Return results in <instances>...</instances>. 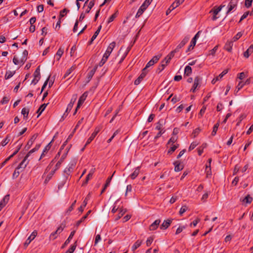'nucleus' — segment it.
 Segmentation results:
<instances>
[{"mask_svg":"<svg viewBox=\"0 0 253 253\" xmlns=\"http://www.w3.org/2000/svg\"><path fill=\"white\" fill-rule=\"evenodd\" d=\"M147 73V72L145 69H143L142 72L140 74V75L138 77V78L135 80L134 81V84L135 85H138L142 80L144 79V78L146 76V74Z\"/></svg>","mask_w":253,"mask_h":253,"instance_id":"423d86ee","label":"nucleus"},{"mask_svg":"<svg viewBox=\"0 0 253 253\" xmlns=\"http://www.w3.org/2000/svg\"><path fill=\"white\" fill-rule=\"evenodd\" d=\"M118 11H117L116 13H115L114 14H112L108 19V23H109L111 22H112L114 19L117 17V12Z\"/></svg>","mask_w":253,"mask_h":253,"instance_id":"13d9d810","label":"nucleus"},{"mask_svg":"<svg viewBox=\"0 0 253 253\" xmlns=\"http://www.w3.org/2000/svg\"><path fill=\"white\" fill-rule=\"evenodd\" d=\"M47 103H44L42 104L40 107L39 108V109L37 110V113L39 114L37 117H39V116L42 113V112L44 110L46 107L47 105Z\"/></svg>","mask_w":253,"mask_h":253,"instance_id":"7c9ffc66","label":"nucleus"},{"mask_svg":"<svg viewBox=\"0 0 253 253\" xmlns=\"http://www.w3.org/2000/svg\"><path fill=\"white\" fill-rule=\"evenodd\" d=\"M198 145V143H197V142H193L189 147V151H190L194 149Z\"/></svg>","mask_w":253,"mask_h":253,"instance_id":"864d4df0","label":"nucleus"},{"mask_svg":"<svg viewBox=\"0 0 253 253\" xmlns=\"http://www.w3.org/2000/svg\"><path fill=\"white\" fill-rule=\"evenodd\" d=\"M115 46H116V42H112L109 44L108 48H107V50L106 51L107 53L110 54L112 53V52L113 49L114 48V47H115Z\"/></svg>","mask_w":253,"mask_h":253,"instance_id":"b1692460","label":"nucleus"},{"mask_svg":"<svg viewBox=\"0 0 253 253\" xmlns=\"http://www.w3.org/2000/svg\"><path fill=\"white\" fill-rule=\"evenodd\" d=\"M238 3L237 0H231L230 2L228 5V9L227 11V14H228L233 9L237 7Z\"/></svg>","mask_w":253,"mask_h":253,"instance_id":"20e7f679","label":"nucleus"},{"mask_svg":"<svg viewBox=\"0 0 253 253\" xmlns=\"http://www.w3.org/2000/svg\"><path fill=\"white\" fill-rule=\"evenodd\" d=\"M19 168H16L15 169L12 175L13 178H16L19 176V174L20 173V171L19 170Z\"/></svg>","mask_w":253,"mask_h":253,"instance_id":"8fccbe9b","label":"nucleus"},{"mask_svg":"<svg viewBox=\"0 0 253 253\" xmlns=\"http://www.w3.org/2000/svg\"><path fill=\"white\" fill-rule=\"evenodd\" d=\"M253 0H245V5L246 7L249 8L251 5Z\"/></svg>","mask_w":253,"mask_h":253,"instance_id":"0e129e2a","label":"nucleus"},{"mask_svg":"<svg viewBox=\"0 0 253 253\" xmlns=\"http://www.w3.org/2000/svg\"><path fill=\"white\" fill-rule=\"evenodd\" d=\"M145 10V9H143V8L140 6L138 10V11L135 15V17L136 18L139 17L142 14V13L144 12Z\"/></svg>","mask_w":253,"mask_h":253,"instance_id":"a18cd8bd","label":"nucleus"},{"mask_svg":"<svg viewBox=\"0 0 253 253\" xmlns=\"http://www.w3.org/2000/svg\"><path fill=\"white\" fill-rule=\"evenodd\" d=\"M161 222L160 219L156 220L153 223H152L149 226V229L151 231L155 230L157 229Z\"/></svg>","mask_w":253,"mask_h":253,"instance_id":"9d476101","label":"nucleus"},{"mask_svg":"<svg viewBox=\"0 0 253 253\" xmlns=\"http://www.w3.org/2000/svg\"><path fill=\"white\" fill-rule=\"evenodd\" d=\"M65 227V225L63 223H62L60 226L57 229L56 231L59 234H60L63 230Z\"/></svg>","mask_w":253,"mask_h":253,"instance_id":"680f3d73","label":"nucleus"},{"mask_svg":"<svg viewBox=\"0 0 253 253\" xmlns=\"http://www.w3.org/2000/svg\"><path fill=\"white\" fill-rule=\"evenodd\" d=\"M63 50L61 48H60L57 53H56V55L58 56V60H59L60 58H61V56L63 55Z\"/></svg>","mask_w":253,"mask_h":253,"instance_id":"6e6d98bb","label":"nucleus"},{"mask_svg":"<svg viewBox=\"0 0 253 253\" xmlns=\"http://www.w3.org/2000/svg\"><path fill=\"white\" fill-rule=\"evenodd\" d=\"M52 140L43 149L42 153L41 156V157L39 160H41L42 157H43L44 156V153H46L50 148L51 147V143L52 142Z\"/></svg>","mask_w":253,"mask_h":253,"instance_id":"c756f323","label":"nucleus"},{"mask_svg":"<svg viewBox=\"0 0 253 253\" xmlns=\"http://www.w3.org/2000/svg\"><path fill=\"white\" fill-rule=\"evenodd\" d=\"M189 37H185L180 42V43L179 44V45L182 47L185 45V44L189 41Z\"/></svg>","mask_w":253,"mask_h":253,"instance_id":"4c0bfd02","label":"nucleus"},{"mask_svg":"<svg viewBox=\"0 0 253 253\" xmlns=\"http://www.w3.org/2000/svg\"><path fill=\"white\" fill-rule=\"evenodd\" d=\"M233 45V42H232V41L227 42L225 43L224 48L226 50L230 52L232 51Z\"/></svg>","mask_w":253,"mask_h":253,"instance_id":"aec40b11","label":"nucleus"},{"mask_svg":"<svg viewBox=\"0 0 253 253\" xmlns=\"http://www.w3.org/2000/svg\"><path fill=\"white\" fill-rule=\"evenodd\" d=\"M66 157V154H63L60 160L57 162L56 163L55 167V169L56 170L60 167L61 164L63 163V162L64 161Z\"/></svg>","mask_w":253,"mask_h":253,"instance_id":"a211bd4d","label":"nucleus"},{"mask_svg":"<svg viewBox=\"0 0 253 253\" xmlns=\"http://www.w3.org/2000/svg\"><path fill=\"white\" fill-rule=\"evenodd\" d=\"M13 73H12L10 71H8L6 72L4 78L6 80H7L11 78L13 76Z\"/></svg>","mask_w":253,"mask_h":253,"instance_id":"09e8293b","label":"nucleus"},{"mask_svg":"<svg viewBox=\"0 0 253 253\" xmlns=\"http://www.w3.org/2000/svg\"><path fill=\"white\" fill-rule=\"evenodd\" d=\"M60 155V152H59L57 155H56V156L55 157L54 159L50 162V163L49 164V165H48V166L46 168V170H47L48 169H50L53 166V163L54 162V160L55 159L58 158L59 156Z\"/></svg>","mask_w":253,"mask_h":253,"instance_id":"49530a36","label":"nucleus"},{"mask_svg":"<svg viewBox=\"0 0 253 253\" xmlns=\"http://www.w3.org/2000/svg\"><path fill=\"white\" fill-rule=\"evenodd\" d=\"M140 172V167H137L132 173L130 175V177L132 179H134L139 174Z\"/></svg>","mask_w":253,"mask_h":253,"instance_id":"5701e85b","label":"nucleus"},{"mask_svg":"<svg viewBox=\"0 0 253 253\" xmlns=\"http://www.w3.org/2000/svg\"><path fill=\"white\" fill-rule=\"evenodd\" d=\"M86 218V216H83L79 220H78L76 222V226H79L81 223L84 221V220Z\"/></svg>","mask_w":253,"mask_h":253,"instance_id":"e2e57ef3","label":"nucleus"},{"mask_svg":"<svg viewBox=\"0 0 253 253\" xmlns=\"http://www.w3.org/2000/svg\"><path fill=\"white\" fill-rule=\"evenodd\" d=\"M59 233L56 230L54 232L52 233L50 235V238H52L53 240L55 239L57 237V234Z\"/></svg>","mask_w":253,"mask_h":253,"instance_id":"338daca9","label":"nucleus"},{"mask_svg":"<svg viewBox=\"0 0 253 253\" xmlns=\"http://www.w3.org/2000/svg\"><path fill=\"white\" fill-rule=\"evenodd\" d=\"M177 137L176 136H172L169 140L167 145H173L176 142Z\"/></svg>","mask_w":253,"mask_h":253,"instance_id":"e433bc0d","label":"nucleus"},{"mask_svg":"<svg viewBox=\"0 0 253 253\" xmlns=\"http://www.w3.org/2000/svg\"><path fill=\"white\" fill-rule=\"evenodd\" d=\"M10 100V97L9 96H4L2 100H1L0 101V103L2 104H6L8 102V101H9Z\"/></svg>","mask_w":253,"mask_h":253,"instance_id":"3c124183","label":"nucleus"},{"mask_svg":"<svg viewBox=\"0 0 253 253\" xmlns=\"http://www.w3.org/2000/svg\"><path fill=\"white\" fill-rule=\"evenodd\" d=\"M188 210V207L186 206H183L179 211V214L181 215Z\"/></svg>","mask_w":253,"mask_h":253,"instance_id":"5fc2aeb1","label":"nucleus"},{"mask_svg":"<svg viewBox=\"0 0 253 253\" xmlns=\"http://www.w3.org/2000/svg\"><path fill=\"white\" fill-rule=\"evenodd\" d=\"M24 62L25 61L23 59H21V60H18L16 56H14L13 59V62L15 65H19L20 63H22V64H23Z\"/></svg>","mask_w":253,"mask_h":253,"instance_id":"ea45409f","label":"nucleus"},{"mask_svg":"<svg viewBox=\"0 0 253 253\" xmlns=\"http://www.w3.org/2000/svg\"><path fill=\"white\" fill-rule=\"evenodd\" d=\"M94 173V170L93 169H91L89 173L87 175L86 178H85V183H87L88 181L92 178V175H93V174Z\"/></svg>","mask_w":253,"mask_h":253,"instance_id":"37998d69","label":"nucleus"},{"mask_svg":"<svg viewBox=\"0 0 253 253\" xmlns=\"http://www.w3.org/2000/svg\"><path fill=\"white\" fill-rule=\"evenodd\" d=\"M74 168L75 165L74 164H72L64 169V172L67 175H69L74 169Z\"/></svg>","mask_w":253,"mask_h":253,"instance_id":"f3484780","label":"nucleus"},{"mask_svg":"<svg viewBox=\"0 0 253 253\" xmlns=\"http://www.w3.org/2000/svg\"><path fill=\"white\" fill-rule=\"evenodd\" d=\"M9 199V195H5L2 201L0 202H2L3 204V207H4L8 202Z\"/></svg>","mask_w":253,"mask_h":253,"instance_id":"c03bdc74","label":"nucleus"},{"mask_svg":"<svg viewBox=\"0 0 253 253\" xmlns=\"http://www.w3.org/2000/svg\"><path fill=\"white\" fill-rule=\"evenodd\" d=\"M252 53H253V44H252L244 53V56L246 58H248Z\"/></svg>","mask_w":253,"mask_h":253,"instance_id":"4be33fe9","label":"nucleus"},{"mask_svg":"<svg viewBox=\"0 0 253 253\" xmlns=\"http://www.w3.org/2000/svg\"><path fill=\"white\" fill-rule=\"evenodd\" d=\"M29 113V109L28 108H23L21 111V114L23 115L24 119H27Z\"/></svg>","mask_w":253,"mask_h":253,"instance_id":"72a5a7b5","label":"nucleus"},{"mask_svg":"<svg viewBox=\"0 0 253 253\" xmlns=\"http://www.w3.org/2000/svg\"><path fill=\"white\" fill-rule=\"evenodd\" d=\"M142 244V241L140 240L136 241L133 245L132 246L131 250L133 252H134L135 250L139 248Z\"/></svg>","mask_w":253,"mask_h":253,"instance_id":"c85d7f7f","label":"nucleus"},{"mask_svg":"<svg viewBox=\"0 0 253 253\" xmlns=\"http://www.w3.org/2000/svg\"><path fill=\"white\" fill-rule=\"evenodd\" d=\"M60 155V152H59L57 155H56V156L55 157L54 159L50 162V163L49 164V165H48V166L46 168V170H47L48 169H50L53 166V163L54 162V160L55 159L58 158L59 156Z\"/></svg>","mask_w":253,"mask_h":253,"instance_id":"de8ad7c7","label":"nucleus"},{"mask_svg":"<svg viewBox=\"0 0 253 253\" xmlns=\"http://www.w3.org/2000/svg\"><path fill=\"white\" fill-rule=\"evenodd\" d=\"M161 57V55H157L154 56L151 60H150L146 64L145 67L144 68L145 70L150 66H153L155 63H157Z\"/></svg>","mask_w":253,"mask_h":253,"instance_id":"f257e3e1","label":"nucleus"},{"mask_svg":"<svg viewBox=\"0 0 253 253\" xmlns=\"http://www.w3.org/2000/svg\"><path fill=\"white\" fill-rule=\"evenodd\" d=\"M243 203L246 204H251L253 201V198L249 195L246 196L242 201Z\"/></svg>","mask_w":253,"mask_h":253,"instance_id":"2f4dec72","label":"nucleus"},{"mask_svg":"<svg viewBox=\"0 0 253 253\" xmlns=\"http://www.w3.org/2000/svg\"><path fill=\"white\" fill-rule=\"evenodd\" d=\"M153 237H149L147 239V241H146V245L147 247H149L151 245V244H152V243L153 242Z\"/></svg>","mask_w":253,"mask_h":253,"instance_id":"69168bd1","label":"nucleus"},{"mask_svg":"<svg viewBox=\"0 0 253 253\" xmlns=\"http://www.w3.org/2000/svg\"><path fill=\"white\" fill-rule=\"evenodd\" d=\"M228 73V70H224L218 76H217L216 78H214L211 81V83L212 84H215V83L218 81L219 79H221L225 75H226Z\"/></svg>","mask_w":253,"mask_h":253,"instance_id":"9b49d317","label":"nucleus"},{"mask_svg":"<svg viewBox=\"0 0 253 253\" xmlns=\"http://www.w3.org/2000/svg\"><path fill=\"white\" fill-rule=\"evenodd\" d=\"M100 128L99 127L95 128L94 132L91 134L90 136L88 138L85 146L89 144L95 137L97 133L99 132Z\"/></svg>","mask_w":253,"mask_h":253,"instance_id":"7ed1b4c3","label":"nucleus"},{"mask_svg":"<svg viewBox=\"0 0 253 253\" xmlns=\"http://www.w3.org/2000/svg\"><path fill=\"white\" fill-rule=\"evenodd\" d=\"M56 171V169H52L48 174L46 176V177L45 178V180H44V183L45 184H47L48 181L51 179V178H52V176L54 175V174L55 173V171Z\"/></svg>","mask_w":253,"mask_h":253,"instance_id":"6ab92c4d","label":"nucleus"},{"mask_svg":"<svg viewBox=\"0 0 253 253\" xmlns=\"http://www.w3.org/2000/svg\"><path fill=\"white\" fill-rule=\"evenodd\" d=\"M38 136L37 134H35L33 135L32 137L30 138V139L27 142V144L26 146V148H27V149H29L31 146L33 145L34 142L35 141V139Z\"/></svg>","mask_w":253,"mask_h":253,"instance_id":"f8f14e48","label":"nucleus"},{"mask_svg":"<svg viewBox=\"0 0 253 253\" xmlns=\"http://www.w3.org/2000/svg\"><path fill=\"white\" fill-rule=\"evenodd\" d=\"M37 234L38 233L36 231H34L32 232V233L28 237L24 243V246L25 247H27L30 244L31 242L35 239V238L37 236Z\"/></svg>","mask_w":253,"mask_h":253,"instance_id":"39448f33","label":"nucleus"},{"mask_svg":"<svg viewBox=\"0 0 253 253\" xmlns=\"http://www.w3.org/2000/svg\"><path fill=\"white\" fill-rule=\"evenodd\" d=\"M90 198V194H88L83 201V204L79 208L78 210L82 212L84 211V208L85 207L87 204V201Z\"/></svg>","mask_w":253,"mask_h":253,"instance_id":"1a4fd4ad","label":"nucleus"},{"mask_svg":"<svg viewBox=\"0 0 253 253\" xmlns=\"http://www.w3.org/2000/svg\"><path fill=\"white\" fill-rule=\"evenodd\" d=\"M87 96V92H84L82 94V95L80 97L78 103L82 105L83 104V103L84 102V100H85Z\"/></svg>","mask_w":253,"mask_h":253,"instance_id":"473e14b6","label":"nucleus"},{"mask_svg":"<svg viewBox=\"0 0 253 253\" xmlns=\"http://www.w3.org/2000/svg\"><path fill=\"white\" fill-rule=\"evenodd\" d=\"M27 159H26V157H25L23 161L20 163L18 166L16 168H19V170L20 171V173L24 170V167H21V166H23L24 163H25Z\"/></svg>","mask_w":253,"mask_h":253,"instance_id":"a19ab883","label":"nucleus"},{"mask_svg":"<svg viewBox=\"0 0 253 253\" xmlns=\"http://www.w3.org/2000/svg\"><path fill=\"white\" fill-rule=\"evenodd\" d=\"M77 245L75 244L71 246V248L65 253H73L76 248Z\"/></svg>","mask_w":253,"mask_h":253,"instance_id":"603ef678","label":"nucleus"},{"mask_svg":"<svg viewBox=\"0 0 253 253\" xmlns=\"http://www.w3.org/2000/svg\"><path fill=\"white\" fill-rule=\"evenodd\" d=\"M76 203V200H75L74 202L72 204L71 206L68 208L67 211V213H70L74 209V207Z\"/></svg>","mask_w":253,"mask_h":253,"instance_id":"052dcab7","label":"nucleus"},{"mask_svg":"<svg viewBox=\"0 0 253 253\" xmlns=\"http://www.w3.org/2000/svg\"><path fill=\"white\" fill-rule=\"evenodd\" d=\"M69 10H67L66 8H64V9H63L62 10H61L60 12V18H62V17H63L65 15V14H66L67 13V12H69Z\"/></svg>","mask_w":253,"mask_h":253,"instance_id":"bf43d9fd","label":"nucleus"},{"mask_svg":"<svg viewBox=\"0 0 253 253\" xmlns=\"http://www.w3.org/2000/svg\"><path fill=\"white\" fill-rule=\"evenodd\" d=\"M242 36V34L241 32L238 33L233 38L234 41H236L239 39Z\"/></svg>","mask_w":253,"mask_h":253,"instance_id":"774afa93","label":"nucleus"},{"mask_svg":"<svg viewBox=\"0 0 253 253\" xmlns=\"http://www.w3.org/2000/svg\"><path fill=\"white\" fill-rule=\"evenodd\" d=\"M171 222H172L171 219H168V220H165L163 222V223L161 224V225L160 226V228L161 229H166L169 226Z\"/></svg>","mask_w":253,"mask_h":253,"instance_id":"4468645a","label":"nucleus"},{"mask_svg":"<svg viewBox=\"0 0 253 253\" xmlns=\"http://www.w3.org/2000/svg\"><path fill=\"white\" fill-rule=\"evenodd\" d=\"M170 147L168 152V154H171L177 148H178L179 144L176 143L173 145H170Z\"/></svg>","mask_w":253,"mask_h":253,"instance_id":"393cba45","label":"nucleus"},{"mask_svg":"<svg viewBox=\"0 0 253 253\" xmlns=\"http://www.w3.org/2000/svg\"><path fill=\"white\" fill-rule=\"evenodd\" d=\"M175 52L173 50L171 51L165 58V60L167 61L168 63H169L171 60V59L173 57L175 54Z\"/></svg>","mask_w":253,"mask_h":253,"instance_id":"f704fd0d","label":"nucleus"},{"mask_svg":"<svg viewBox=\"0 0 253 253\" xmlns=\"http://www.w3.org/2000/svg\"><path fill=\"white\" fill-rule=\"evenodd\" d=\"M225 5H221L217 7H213L211 10L210 11V12H213V14L214 15H217L222 9V8Z\"/></svg>","mask_w":253,"mask_h":253,"instance_id":"a878e982","label":"nucleus"},{"mask_svg":"<svg viewBox=\"0 0 253 253\" xmlns=\"http://www.w3.org/2000/svg\"><path fill=\"white\" fill-rule=\"evenodd\" d=\"M201 81V78L199 76H197L196 77H195L194 79V84L190 91H192V92H195L196 89L197 88L198 85H199Z\"/></svg>","mask_w":253,"mask_h":253,"instance_id":"0eeeda50","label":"nucleus"},{"mask_svg":"<svg viewBox=\"0 0 253 253\" xmlns=\"http://www.w3.org/2000/svg\"><path fill=\"white\" fill-rule=\"evenodd\" d=\"M97 68V66H95L91 70H90L87 74V82H89L92 79V77L94 75Z\"/></svg>","mask_w":253,"mask_h":253,"instance_id":"ddd939ff","label":"nucleus"},{"mask_svg":"<svg viewBox=\"0 0 253 253\" xmlns=\"http://www.w3.org/2000/svg\"><path fill=\"white\" fill-rule=\"evenodd\" d=\"M101 26L100 25L97 30L96 31V32L94 33V35H93V36L92 37L90 42H89V44H91L93 41L96 38L97 36H98V35L99 34L101 29Z\"/></svg>","mask_w":253,"mask_h":253,"instance_id":"412c9836","label":"nucleus"},{"mask_svg":"<svg viewBox=\"0 0 253 253\" xmlns=\"http://www.w3.org/2000/svg\"><path fill=\"white\" fill-rule=\"evenodd\" d=\"M40 144H37L36 145V146L33 148L32 149V150H31L28 153V154L26 155V159H27L31 154H32L33 153L36 152V151H37L38 150H39V149L40 148Z\"/></svg>","mask_w":253,"mask_h":253,"instance_id":"cd10ccee","label":"nucleus"},{"mask_svg":"<svg viewBox=\"0 0 253 253\" xmlns=\"http://www.w3.org/2000/svg\"><path fill=\"white\" fill-rule=\"evenodd\" d=\"M185 228H186V226H179L177 229L176 232H175V234H178L180 233L183 231V230H184Z\"/></svg>","mask_w":253,"mask_h":253,"instance_id":"4d7b16f0","label":"nucleus"},{"mask_svg":"<svg viewBox=\"0 0 253 253\" xmlns=\"http://www.w3.org/2000/svg\"><path fill=\"white\" fill-rule=\"evenodd\" d=\"M77 98V94H74L73 96L72 99H71L70 102L69 103V104L67 106V109L66 110V113H67L71 111V110L72 109V108L73 106L74 103L75 102V101L76 100Z\"/></svg>","mask_w":253,"mask_h":253,"instance_id":"6e6552de","label":"nucleus"},{"mask_svg":"<svg viewBox=\"0 0 253 253\" xmlns=\"http://www.w3.org/2000/svg\"><path fill=\"white\" fill-rule=\"evenodd\" d=\"M173 165H174V170L175 171H179L181 170L184 167L183 165H181L179 161H176L173 163Z\"/></svg>","mask_w":253,"mask_h":253,"instance_id":"dca6fc26","label":"nucleus"},{"mask_svg":"<svg viewBox=\"0 0 253 253\" xmlns=\"http://www.w3.org/2000/svg\"><path fill=\"white\" fill-rule=\"evenodd\" d=\"M27 159H26V157H25L23 161L20 163L18 166L16 168H19V170L20 171V173L24 170V167H21V166H23L24 163H25Z\"/></svg>","mask_w":253,"mask_h":253,"instance_id":"79ce46f5","label":"nucleus"},{"mask_svg":"<svg viewBox=\"0 0 253 253\" xmlns=\"http://www.w3.org/2000/svg\"><path fill=\"white\" fill-rule=\"evenodd\" d=\"M192 73V68L190 66H186L184 70V75L189 76Z\"/></svg>","mask_w":253,"mask_h":253,"instance_id":"c9c22d12","label":"nucleus"},{"mask_svg":"<svg viewBox=\"0 0 253 253\" xmlns=\"http://www.w3.org/2000/svg\"><path fill=\"white\" fill-rule=\"evenodd\" d=\"M76 231H73L71 232L70 235H69L68 238L66 240L65 242L63 248L65 246H67L71 241V240L73 238V236H74L75 234Z\"/></svg>","mask_w":253,"mask_h":253,"instance_id":"bb28decb","label":"nucleus"},{"mask_svg":"<svg viewBox=\"0 0 253 253\" xmlns=\"http://www.w3.org/2000/svg\"><path fill=\"white\" fill-rule=\"evenodd\" d=\"M75 68L74 66H72L70 69L67 70L64 75V78L67 77L75 70Z\"/></svg>","mask_w":253,"mask_h":253,"instance_id":"58836bf2","label":"nucleus"},{"mask_svg":"<svg viewBox=\"0 0 253 253\" xmlns=\"http://www.w3.org/2000/svg\"><path fill=\"white\" fill-rule=\"evenodd\" d=\"M168 63H169L165 59L161 61V64L158 66L157 69V71L159 72V73L165 69V68L167 66Z\"/></svg>","mask_w":253,"mask_h":253,"instance_id":"2eb2a0df","label":"nucleus"},{"mask_svg":"<svg viewBox=\"0 0 253 253\" xmlns=\"http://www.w3.org/2000/svg\"><path fill=\"white\" fill-rule=\"evenodd\" d=\"M34 79L32 82V84H36L41 78L40 66L38 67L34 73Z\"/></svg>","mask_w":253,"mask_h":253,"instance_id":"f03ea898","label":"nucleus"}]
</instances>
